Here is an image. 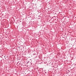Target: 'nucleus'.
I'll return each mask as SVG.
<instances>
[{"label":"nucleus","mask_w":76,"mask_h":76,"mask_svg":"<svg viewBox=\"0 0 76 76\" xmlns=\"http://www.w3.org/2000/svg\"><path fill=\"white\" fill-rule=\"evenodd\" d=\"M4 58H6V55H5L4 56Z\"/></svg>","instance_id":"f257e3e1"}]
</instances>
